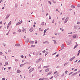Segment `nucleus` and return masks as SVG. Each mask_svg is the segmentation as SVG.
Wrapping results in <instances>:
<instances>
[{
	"mask_svg": "<svg viewBox=\"0 0 80 80\" xmlns=\"http://www.w3.org/2000/svg\"><path fill=\"white\" fill-rule=\"evenodd\" d=\"M66 43H67V45H70V43H71V41H68L66 42Z\"/></svg>",
	"mask_w": 80,
	"mask_h": 80,
	"instance_id": "f257e3e1",
	"label": "nucleus"
},
{
	"mask_svg": "<svg viewBox=\"0 0 80 80\" xmlns=\"http://www.w3.org/2000/svg\"><path fill=\"white\" fill-rule=\"evenodd\" d=\"M69 18L67 17L64 21V23H67V21H68V20Z\"/></svg>",
	"mask_w": 80,
	"mask_h": 80,
	"instance_id": "f03ea898",
	"label": "nucleus"
},
{
	"mask_svg": "<svg viewBox=\"0 0 80 80\" xmlns=\"http://www.w3.org/2000/svg\"><path fill=\"white\" fill-rule=\"evenodd\" d=\"M23 22H22V21L21 20L20 22H18L17 24H16V25H20V24H21Z\"/></svg>",
	"mask_w": 80,
	"mask_h": 80,
	"instance_id": "7ed1b4c3",
	"label": "nucleus"
},
{
	"mask_svg": "<svg viewBox=\"0 0 80 80\" xmlns=\"http://www.w3.org/2000/svg\"><path fill=\"white\" fill-rule=\"evenodd\" d=\"M29 31H30L31 32H33V28L32 27L31 28H30L29 29Z\"/></svg>",
	"mask_w": 80,
	"mask_h": 80,
	"instance_id": "20e7f679",
	"label": "nucleus"
},
{
	"mask_svg": "<svg viewBox=\"0 0 80 80\" xmlns=\"http://www.w3.org/2000/svg\"><path fill=\"white\" fill-rule=\"evenodd\" d=\"M33 70H34V68H32L30 70H29V73H31V72H32V71H33Z\"/></svg>",
	"mask_w": 80,
	"mask_h": 80,
	"instance_id": "39448f33",
	"label": "nucleus"
},
{
	"mask_svg": "<svg viewBox=\"0 0 80 80\" xmlns=\"http://www.w3.org/2000/svg\"><path fill=\"white\" fill-rule=\"evenodd\" d=\"M10 17V15L9 14H8L7 15V16L6 18V20H7V19H8V17Z\"/></svg>",
	"mask_w": 80,
	"mask_h": 80,
	"instance_id": "423d86ee",
	"label": "nucleus"
},
{
	"mask_svg": "<svg viewBox=\"0 0 80 80\" xmlns=\"http://www.w3.org/2000/svg\"><path fill=\"white\" fill-rule=\"evenodd\" d=\"M29 38H27L26 40V41H25V42L26 43H28L29 42Z\"/></svg>",
	"mask_w": 80,
	"mask_h": 80,
	"instance_id": "0eeeda50",
	"label": "nucleus"
},
{
	"mask_svg": "<svg viewBox=\"0 0 80 80\" xmlns=\"http://www.w3.org/2000/svg\"><path fill=\"white\" fill-rule=\"evenodd\" d=\"M29 42L30 43H31V44H33L34 43H35V42L33 41H30Z\"/></svg>",
	"mask_w": 80,
	"mask_h": 80,
	"instance_id": "6e6552de",
	"label": "nucleus"
},
{
	"mask_svg": "<svg viewBox=\"0 0 80 80\" xmlns=\"http://www.w3.org/2000/svg\"><path fill=\"white\" fill-rule=\"evenodd\" d=\"M61 47L62 49H63L64 48V44H62V46H61Z\"/></svg>",
	"mask_w": 80,
	"mask_h": 80,
	"instance_id": "1a4fd4ad",
	"label": "nucleus"
},
{
	"mask_svg": "<svg viewBox=\"0 0 80 80\" xmlns=\"http://www.w3.org/2000/svg\"><path fill=\"white\" fill-rule=\"evenodd\" d=\"M15 46L16 47H20V44H16L15 45Z\"/></svg>",
	"mask_w": 80,
	"mask_h": 80,
	"instance_id": "9d476101",
	"label": "nucleus"
},
{
	"mask_svg": "<svg viewBox=\"0 0 80 80\" xmlns=\"http://www.w3.org/2000/svg\"><path fill=\"white\" fill-rule=\"evenodd\" d=\"M51 73H52V71L50 72L49 73H48L47 74V76H48V75H50L51 74Z\"/></svg>",
	"mask_w": 80,
	"mask_h": 80,
	"instance_id": "9b49d317",
	"label": "nucleus"
},
{
	"mask_svg": "<svg viewBox=\"0 0 80 80\" xmlns=\"http://www.w3.org/2000/svg\"><path fill=\"white\" fill-rule=\"evenodd\" d=\"M78 44H76V45L74 47V49H75V48H77V46H78Z\"/></svg>",
	"mask_w": 80,
	"mask_h": 80,
	"instance_id": "f8f14e48",
	"label": "nucleus"
},
{
	"mask_svg": "<svg viewBox=\"0 0 80 80\" xmlns=\"http://www.w3.org/2000/svg\"><path fill=\"white\" fill-rule=\"evenodd\" d=\"M78 28V27H77V26H74V29H77Z\"/></svg>",
	"mask_w": 80,
	"mask_h": 80,
	"instance_id": "ddd939ff",
	"label": "nucleus"
},
{
	"mask_svg": "<svg viewBox=\"0 0 80 80\" xmlns=\"http://www.w3.org/2000/svg\"><path fill=\"white\" fill-rule=\"evenodd\" d=\"M71 8H75V6L72 5L71 6Z\"/></svg>",
	"mask_w": 80,
	"mask_h": 80,
	"instance_id": "4468645a",
	"label": "nucleus"
},
{
	"mask_svg": "<svg viewBox=\"0 0 80 80\" xmlns=\"http://www.w3.org/2000/svg\"><path fill=\"white\" fill-rule=\"evenodd\" d=\"M49 70H50V69L48 68L45 70V72H48V71H49Z\"/></svg>",
	"mask_w": 80,
	"mask_h": 80,
	"instance_id": "2eb2a0df",
	"label": "nucleus"
},
{
	"mask_svg": "<svg viewBox=\"0 0 80 80\" xmlns=\"http://www.w3.org/2000/svg\"><path fill=\"white\" fill-rule=\"evenodd\" d=\"M54 42V43L55 44V45H57V42L56 41V40H53Z\"/></svg>",
	"mask_w": 80,
	"mask_h": 80,
	"instance_id": "dca6fc26",
	"label": "nucleus"
},
{
	"mask_svg": "<svg viewBox=\"0 0 80 80\" xmlns=\"http://www.w3.org/2000/svg\"><path fill=\"white\" fill-rule=\"evenodd\" d=\"M49 67V66H44L43 67V68H48V67Z\"/></svg>",
	"mask_w": 80,
	"mask_h": 80,
	"instance_id": "f3484780",
	"label": "nucleus"
},
{
	"mask_svg": "<svg viewBox=\"0 0 80 80\" xmlns=\"http://www.w3.org/2000/svg\"><path fill=\"white\" fill-rule=\"evenodd\" d=\"M20 72H21L19 70H18L17 71V72L18 73H20Z\"/></svg>",
	"mask_w": 80,
	"mask_h": 80,
	"instance_id": "a211bd4d",
	"label": "nucleus"
},
{
	"mask_svg": "<svg viewBox=\"0 0 80 80\" xmlns=\"http://www.w3.org/2000/svg\"><path fill=\"white\" fill-rule=\"evenodd\" d=\"M12 23V21H10V22L8 23V25L9 26L10 25H11V24Z\"/></svg>",
	"mask_w": 80,
	"mask_h": 80,
	"instance_id": "6ab92c4d",
	"label": "nucleus"
},
{
	"mask_svg": "<svg viewBox=\"0 0 80 80\" xmlns=\"http://www.w3.org/2000/svg\"><path fill=\"white\" fill-rule=\"evenodd\" d=\"M44 79H46V78H40L39 79V80H44Z\"/></svg>",
	"mask_w": 80,
	"mask_h": 80,
	"instance_id": "aec40b11",
	"label": "nucleus"
},
{
	"mask_svg": "<svg viewBox=\"0 0 80 80\" xmlns=\"http://www.w3.org/2000/svg\"><path fill=\"white\" fill-rule=\"evenodd\" d=\"M17 7H18V4H17V3H15V7L16 8H17Z\"/></svg>",
	"mask_w": 80,
	"mask_h": 80,
	"instance_id": "412c9836",
	"label": "nucleus"
},
{
	"mask_svg": "<svg viewBox=\"0 0 80 80\" xmlns=\"http://www.w3.org/2000/svg\"><path fill=\"white\" fill-rule=\"evenodd\" d=\"M48 2L49 3V4H50V5H52V2L51 1H48Z\"/></svg>",
	"mask_w": 80,
	"mask_h": 80,
	"instance_id": "4be33fe9",
	"label": "nucleus"
},
{
	"mask_svg": "<svg viewBox=\"0 0 80 80\" xmlns=\"http://www.w3.org/2000/svg\"><path fill=\"white\" fill-rule=\"evenodd\" d=\"M57 76H58V74H55V75H54L55 78H57Z\"/></svg>",
	"mask_w": 80,
	"mask_h": 80,
	"instance_id": "5701e85b",
	"label": "nucleus"
},
{
	"mask_svg": "<svg viewBox=\"0 0 80 80\" xmlns=\"http://www.w3.org/2000/svg\"><path fill=\"white\" fill-rule=\"evenodd\" d=\"M76 37H77V36H76V35L73 36H72V38H75Z\"/></svg>",
	"mask_w": 80,
	"mask_h": 80,
	"instance_id": "b1692460",
	"label": "nucleus"
},
{
	"mask_svg": "<svg viewBox=\"0 0 80 80\" xmlns=\"http://www.w3.org/2000/svg\"><path fill=\"white\" fill-rule=\"evenodd\" d=\"M24 64H29V62H25L24 63Z\"/></svg>",
	"mask_w": 80,
	"mask_h": 80,
	"instance_id": "393cba45",
	"label": "nucleus"
},
{
	"mask_svg": "<svg viewBox=\"0 0 80 80\" xmlns=\"http://www.w3.org/2000/svg\"><path fill=\"white\" fill-rule=\"evenodd\" d=\"M73 60V59L72 58L70 59L69 60V61H70V62H71V61H72Z\"/></svg>",
	"mask_w": 80,
	"mask_h": 80,
	"instance_id": "a878e982",
	"label": "nucleus"
},
{
	"mask_svg": "<svg viewBox=\"0 0 80 80\" xmlns=\"http://www.w3.org/2000/svg\"><path fill=\"white\" fill-rule=\"evenodd\" d=\"M48 52H46V53H45V56H46V55H47V54H48Z\"/></svg>",
	"mask_w": 80,
	"mask_h": 80,
	"instance_id": "bb28decb",
	"label": "nucleus"
},
{
	"mask_svg": "<svg viewBox=\"0 0 80 80\" xmlns=\"http://www.w3.org/2000/svg\"><path fill=\"white\" fill-rule=\"evenodd\" d=\"M47 29H45L44 32V33H45L46 32H47Z\"/></svg>",
	"mask_w": 80,
	"mask_h": 80,
	"instance_id": "cd10ccee",
	"label": "nucleus"
},
{
	"mask_svg": "<svg viewBox=\"0 0 80 80\" xmlns=\"http://www.w3.org/2000/svg\"><path fill=\"white\" fill-rule=\"evenodd\" d=\"M52 1L53 3H56V1H54V0H52Z\"/></svg>",
	"mask_w": 80,
	"mask_h": 80,
	"instance_id": "c85d7f7f",
	"label": "nucleus"
},
{
	"mask_svg": "<svg viewBox=\"0 0 80 80\" xmlns=\"http://www.w3.org/2000/svg\"><path fill=\"white\" fill-rule=\"evenodd\" d=\"M58 56H59V54H57L55 57H58Z\"/></svg>",
	"mask_w": 80,
	"mask_h": 80,
	"instance_id": "c756f323",
	"label": "nucleus"
},
{
	"mask_svg": "<svg viewBox=\"0 0 80 80\" xmlns=\"http://www.w3.org/2000/svg\"><path fill=\"white\" fill-rule=\"evenodd\" d=\"M38 60L39 61L38 62H40V61L41 60H42V58H40L38 59Z\"/></svg>",
	"mask_w": 80,
	"mask_h": 80,
	"instance_id": "7c9ffc66",
	"label": "nucleus"
},
{
	"mask_svg": "<svg viewBox=\"0 0 80 80\" xmlns=\"http://www.w3.org/2000/svg\"><path fill=\"white\" fill-rule=\"evenodd\" d=\"M67 73H68V71L66 70L65 72V73H66V74H67Z\"/></svg>",
	"mask_w": 80,
	"mask_h": 80,
	"instance_id": "2f4dec72",
	"label": "nucleus"
},
{
	"mask_svg": "<svg viewBox=\"0 0 80 80\" xmlns=\"http://www.w3.org/2000/svg\"><path fill=\"white\" fill-rule=\"evenodd\" d=\"M41 68V65H40L38 67V69H40V68Z\"/></svg>",
	"mask_w": 80,
	"mask_h": 80,
	"instance_id": "473e14b6",
	"label": "nucleus"
},
{
	"mask_svg": "<svg viewBox=\"0 0 80 80\" xmlns=\"http://www.w3.org/2000/svg\"><path fill=\"white\" fill-rule=\"evenodd\" d=\"M60 30H62V32H63V30H63V29L62 28H60Z\"/></svg>",
	"mask_w": 80,
	"mask_h": 80,
	"instance_id": "72a5a7b5",
	"label": "nucleus"
},
{
	"mask_svg": "<svg viewBox=\"0 0 80 80\" xmlns=\"http://www.w3.org/2000/svg\"><path fill=\"white\" fill-rule=\"evenodd\" d=\"M44 22H42L41 25H44Z\"/></svg>",
	"mask_w": 80,
	"mask_h": 80,
	"instance_id": "f704fd0d",
	"label": "nucleus"
},
{
	"mask_svg": "<svg viewBox=\"0 0 80 80\" xmlns=\"http://www.w3.org/2000/svg\"><path fill=\"white\" fill-rule=\"evenodd\" d=\"M72 73H73V72H71L69 74V75H71V74H72Z\"/></svg>",
	"mask_w": 80,
	"mask_h": 80,
	"instance_id": "c9c22d12",
	"label": "nucleus"
},
{
	"mask_svg": "<svg viewBox=\"0 0 80 80\" xmlns=\"http://www.w3.org/2000/svg\"><path fill=\"white\" fill-rule=\"evenodd\" d=\"M68 63H66L64 64V66H65V65H67Z\"/></svg>",
	"mask_w": 80,
	"mask_h": 80,
	"instance_id": "e433bc0d",
	"label": "nucleus"
},
{
	"mask_svg": "<svg viewBox=\"0 0 80 80\" xmlns=\"http://www.w3.org/2000/svg\"><path fill=\"white\" fill-rule=\"evenodd\" d=\"M45 52H46V51H45V50H44L43 51H42V53H45Z\"/></svg>",
	"mask_w": 80,
	"mask_h": 80,
	"instance_id": "4c0bfd02",
	"label": "nucleus"
},
{
	"mask_svg": "<svg viewBox=\"0 0 80 80\" xmlns=\"http://www.w3.org/2000/svg\"><path fill=\"white\" fill-rule=\"evenodd\" d=\"M8 68V70H9L10 69H11V68H12L11 67H9Z\"/></svg>",
	"mask_w": 80,
	"mask_h": 80,
	"instance_id": "58836bf2",
	"label": "nucleus"
},
{
	"mask_svg": "<svg viewBox=\"0 0 80 80\" xmlns=\"http://www.w3.org/2000/svg\"><path fill=\"white\" fill-rule=\"evenodd\" d=\"M5 65H8V62H6L5 63Z\"/></svg>",
	"mask_w": 80,
	"mask_h": 80,
	"instance_id": "ea45409f",
	"label": "nucleus"
},
{
	"mask_svg": "<svg viewBox=\"0 0 80 80\" xmlns=\"http://www.w3.org/2000/svg\"><path fill=\"white\" fill-rule=\"evenodd\" d=\"M35 46V45H32L31 46V47H34Z\"/></svg>",
	"mask_w": 80,
	"mask_h": 80,
	"instance_id": "a19ab883",
	"label": "nucleus"
},
{
	"mask_svg": "<svg viewBox=\"0 0 80 80\" xmlns=\"http://www.w3.org/2000/svg\"><path fill=\"white\" fill-rule=\"evenodd\" d=\"M78 7H80V4H78Z\"/></svg>",
	"mask_w": 80,
	"mask_h": 80,
	"instance_id": "79ce46f5",
	"label": "nucleus"
},
{
	"mask_svg": "<svg viewBox=\"0 0 80 80\" xmlns=\"http://www.w3.org/2000/svg\"><path fill=\"white\" fill-rule=\"evenodd\" d=\"M77 23L78 25H79V24H80V22H77Z\"/></svg>",
	"mask_w": 80,
	"mask_h": 80,
	"instance_id": "37998d69",
	"label": "nucleus"
},
{
	"mask_svg": "<svg viewBox=\"0 0 80 80\" xmlns=\"http://www.w3.org/2000/svg\"><path fill=\"white\" fill-rule=\"evenodd\" d=\"M43 43L44 44H45V43H47V41H46L45 42H43Z\"/></svg>",
	"mask_w": 80,
	"mask_h": 80,
	"instance_id": "c03bdc74",
	"label": "nucleus"
},
{
	"mask_svg": "<svg viewBox=\"0 0 80 80\" xmlns=\"http://www.w3.org/2000/svg\"><path fill=\"white\" fill-rule=\"evenodd\" d=\"M26 30H25V29H22V32H25V31Z\"/></svg>",
	"mask_w": 80,
	"mask_h": 80,
	"instance_id": "a18cd8bd",
	"label": "nucleus"
},
{
	"mask_svg": "<svg viewBox=\"0 0 80 80\" xmlns=\"http://www.w3.org/2000/svg\"><path fill=\"white\" fill-rule=\"evenodd\" d=\"M3 54V53L2 52H0V55H1Z\"/></svg>",
	"mask_w": 80,
	"mask_h": 80,
	"instance_id": "49530a36",
	"label": "nucleus"
},
{
	"mask_svg": "<svg viewBox=\"0 0 80 80\" xmlns=\"http://www.w3.org/2000/svg\"><path fill=\"white\" fill-rule=\"evenodd\" d=\"M18 32H21V30H20V29H19L18 30Z\"/></svg>",
	"mask_w": 80,
	"mask_h": 80,
	"instance_id": "de8ad7c7",
	"label": "nucleus"
},
{
	"mask_svg": "<svg viewBox=\"0 0 80 80\" xmlns=\"http://www.w3.org/2000/svg\"><path fill=\"white\" fill-rule=\"evenodd\" d=\"M21 58H23L24 56H23V55H22V56H21Z\"/></svg>",
	"mask_w": 80,
	"mask_h": 80,
	"instance_id": "09e8293b",
	"label": "nucleus"
},
{
	"mask_svg": "<svg viewBox=\"0 0 80 80\" xmlns=\"http://www.w3.org/2000/svg\"><path fill=\"white\" fill-rule=\"evenodd\" d=\"M2 80H5V78H2Z\"/></svg>",
	"mask_w": 80,
	"mask_h": 80,
	"instance_id": "8fccbe9b",
	"label": "nucleus"
},
{
	"mask_svg": "<svg viewBox=\"0 0 80 80\" xmlns=\"http://www.w3.org/2000/svg\"><path fill=\"white\" fill-rule=\"evenodd\" d=\"M75 58V56L73 57L72 58L73 60Z\"/></svg>",
	"mask_w": 80,
	"mask_h": 80,
	"instance_id": "3c124183",
	"label": "nucleus"
},
{
	"mask_svg": "<svg viewBox=\"0 0 80 80\" xmlns=\"http://www.w3.org/2000/svg\"><path fill=\"white\" fill-rule=\"evenodd\" d=\"M9 25H8L7 26V29H8V27H9Z\"/></svg>",
	"mask_w": 80,
	"mask_h": 80,
	"instance_id": "603ef678",
	"label": "nucleus"
},
{
	"mask_svg": "<svg viewBox=\"0 0 80 80\" xmlns=\"http://www.w3.org/2000/svg\"><path fill=\"white\" fill-rule=\"evenodd\" d=\"M53 78V76L51 77V78H50V80H51V79H52V78Z\"/></svg>",
	"mask_w": 80,
	"mask_h": 80,
	"instance_id": "864d4df0",
	"label": "nucleus"
},
{
	"mask_svg": "<svg viewBox=\"0 0 80 80\" xmlns=\"http://www.w3.org/2000/svg\"><path fill=\"white\" fill-rule=\"evenodd\" d=\"M56 53H57V52H55V53L52 54V55H55V54H56Z\"/></svg>",
	"mask_w": 80,
	"mask_h": 80,
	"instance_id": "5fc2aeb1",
	"label": "nucleus"
},
{
	"mask_svg": "<svg viewBox=\"0 0 80 80\" xmlns=\"http://www.w3.org/2000/svg\"><path fill=\"white\" fill-rule=\"evenodd\" d=\"M54 23V19H53L52 22V23Z\"/></svg>",
	"mask_w": 80,
	"mask_h": 80,
	"instance_id": "6e6d98bb",
	"label": "nucleus"
},
{
	"mask_svg": "<svg viewBox=\"0 0 80 80\" xmlns=\"http://www.w3.org/2000/svg\"><path fill=\"white\" fill-rule=\"evenodd\" d=\"M57 73V71H56L54 72V74H55V73Z\"/></svg>",
	"mask_w": 80,
	"mask_h": 80,
	"instance_id": "4d7b16f0",
	"label": "nucleus"
},
{
	"mask_svg": "<svg viewBox=\"0 0 80 80\" xmlns=\"http://www.w3.org/2000/svg\"><path fill=\"white\" fill-rule=\"evenodd\" d=\"M8 52H11V50H8Z\"/></svg>",
	"mask_w": 80,
	"mask_h": 80,
	"instance_id": "13d9d810",
	"label": "nucleus"
},
{
	"mask_svg": "<svg viewBox=\"0 0 80 80\" xmlns=\"http://www.w3.org/2000/svg\"><path fill=\"white\" fill-rule=\"evenodd\" d=\"M20 67H23V64H21L20 66Z\"/></svg>",
	"mask_w": 80,
	"mask_h": 80,
	"instance_id": "bf43d9fd",
	"label": "nucleus"
},
{
	"mask_svg": "<svg viewBox=\"0 0 80 80\" xmlns=\"http://www.w3.org/2000/svg\"><path fill=\"white\" fill-rule=\"evenodd\" d=\"M46 43H48V44H49V42H48V41H47Z\"/></svg>",
	"mask_w": 80,
	"mask_h": 80,
	"instance_id": "052dcab7",
	"label": "nucleus"
},
{
	"mask_svg": "<svg viewBox=\"0 0 80 80\" xmlns=\"http://www.w3.org/2000/svg\"><path fill=\"white\" fill-rule=\"evenodd\" d=\"M77 73H78V72H76L75 73H74V75H76V74H77Z\"/></svg>",
	"mask_w": 80,
	"mask_h": 80,
	"instance_id": "680f3d73",
	"label": "nucleus"
},
{
	"mask_svg": "<svg viewBox=\"0 0 80 80\" xmlns=\"http://www.w3.org/2000/svg\"><path fill=\"white\" fill-rule=\"evenodd\" d=\"M15 61H16V62H17L18 61V59H16L15 60Z\"/></svg>",
	"mask_w": 80,
	"mask_h": 80,
	"instance_id": "e2e57ef3",
	"label": "nucleus"
},
{
	"mask_svg": "<svg viewBox=\"0 0 80 80\" xmlns=\"http://www.w3.org/2000/svg\"><path fill=\"white\" fill-rule=\"evenodd\" d=\"M80 54V53H78L77 55V57H78V55H79V54Z\"/></svg>",
	"mask_w": 80,
	"mask_h": 80,
	"instance_id": "0e129e2a",
	"label": "nucleus"
},
{
	"mask_svg": "<svg viewBox=\"0 0 80 80\" xmlns=\"http://www.w3.org/2000/svg\"><path fill=\"white\" fill-rule=\"evenodd\" d=\"M77 70V69H76L74 70V72H76Z\"/></svg>",
	"mask_w": 80,
	"mask_h": 80,
	"instance_id": "69168bd1",
	"label": "nucleus"
},
{
	"mask_svg": "<svg viewBox=\"0 0 80 80\" xmlns=\"http://www.w3.org/2000/svg\"><path fill=\"white\" fill-rule=\"evenodd\" d=\"M49 19H50L51 18V16H49Z\"/></svg>",
	"mask_w": 80,
	"mask_h": 80,
	"instance_id": "338daca9",
	"label": "nucleus"
},
{
	"mask_svg": "<svg viewBox=\"0 0 80 80\" xmlns=\"http://www.w3.org/2000/svg\"><path fill=\"white\" fill-rule=\"evenodd\" d=\"M80 60H79L78 62V63H80Z\"/></svg>",
	"mask_w": 80,
	"mask_h": 80,
	"instance_id": "774afa93",
	"label": "nucleus"
}]
</instances>
